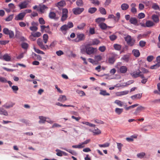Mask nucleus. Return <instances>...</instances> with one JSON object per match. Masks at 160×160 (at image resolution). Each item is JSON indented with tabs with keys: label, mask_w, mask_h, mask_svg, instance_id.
Instances as JSON below:
<instances>
[{
	"label": "nucleus",
	"mask_w": 160,
	"mask_h": 160,
	"mask_svg": "<svg viewBox=\"0 0 160 160\" xmlns=\"http://www.w3.org/2000/svg\"><path fill=\"white\" fill-rule=\"evenodd\" d=\"M73 26V25L72 22H68L67 24H64L60 28V30L64 34H65L66 32L64 33L65 32H66L69 28H72Z\"/></svg>",
	"instance_id": "1"
},
{
	"label": "nucleus",
	"mask_w": 160,
	"mask_h": 160,
	"mask_svg": "<svg viewBox=\"0 0 160 160\" xmlns=\"http://www.w3.org/2000/svg\"><path fill=\"white\" fill-rule=\"evenodd\" d=\"M89 45H86L85 47V49L87 54L90 55L94 53L97 51L96 48L89 47Z\"/></svg>",
	"instance_id": "2"
},
{
	"label": "nucleus",
	"mask_w": 160,
	"mask_h": 160,
	"mask_svg": "<svg viewBox=\"0 0 160 160\" xmlns=\"http://www.w3.org/2000/svg\"><path fill=\"white\" fill-rule=\"evenodd\" d=\"M37 43L40 48L44 50L49 49V46L47 45H43V42L41 38H39L37 39Z\"/></svg>",
	"instance_id": "3"
},
{
	"label": "nucleus",
	"mask_w": 160,
	"mask_h": 160,
	"mask_svg": "<svg viewBox=\"0 0 160 160\" xmlns=\"http://www.w3.org/2000/svg\"><path fill=\"white\" fill-rule=\"evenodd\" d=\"M124 39L127 44L131 46L133 45L135 42V40L134 38H132L129 35H128L124 38Z\"/></svg>",
	"instance_id": "4"
},
{
	"label": "nucleus",
	"mask_w": 160,
	"mask_h": 160,
	"mask_svg": "<svg viewBox=\"0 0 160 160\" xmlns=\"http://www.w3.org/2000/svg\"><path fill=\"white\" fill-rule=\"evenodd\" d=\"M76 38L73 41L76 42H79L80 41L84 40L85 38V35L83 33H77L76 34Z\"/></svg>",
	"instance_id": "5"
},
{
	"label": "nucleus",
	"mask_w": 160,
	"mask_h": 160,
	"mask_svg": "<svg viewBox=\"0 0 160 160\" xmlns=\"http://www.w3.org/2000/svg\"><path fill=\"white\" fill-rule=\"evenodd\" d=\"M62 15L61 20L62 21H65L68 17V11L67 8L62 9Z\"/></svg>",
	"instance_id": "6"
},
{
	"label": "nucleus",
	"mask_w": 160,
	"mask_h": 160,
	"mask_svg": "<svg viewBox=\"0 0 160 160\" xmlns=\"http://www.w3.org/2000/svg\"><path fill=\"white\" fill-rule=\"evenodd\" d=\"M3 32L5 34L9 35L10 38H12L14 36V33L13 31L9 30L8 28H5L3 29Z\"/></svg>",
	"instance_id": "7"
},
{
	"label": "nucleus",
	"mask_w": 160,
	"mask_h": 160,
	"mask_svg": "<svg viewBox=\"0 0 160 160\" xmlns=\"http://www.w3.org/2000/svg\"><path fill=\"white\" fill-rule=\"evenodd\" d=\"M48 9V8L45 5H39L38 6L37 11L40 12L41 13H43L45 12V10Z\"/></svg>",
	"instance_id": "8"
},
{
	"label": "nucleus",
	"mask_w": 160,
	"mask_h": 160,
	"mask_svg": "<svg viewBox=\"0 0 160 160\" xmlns=\"http://www.w3.org/2000/svg\"><path fill=\"white\" fill-rule=\"evenodd\" d=\"M26 14L25 12H21L16 16L14 19L16 21L22 20Z\"/></svg>",
	"instance_id": "9"
},
{
	"label": "nucleus",
	"mask_w": 160,
	"mask_h": 160,
	"mask_svg": "<svg viewBox=\"0 0 160 160\" xmlns=\"http://www.w3.org/2000/svg\"><path fill=\"white\" fill-rule=\"evenodd\" d=\"M84 10L83 8H76L73 9V13L75 15L79 14L81 13Z\"/></svg>",
	"instance_id": "10"
},
{
	"label": "nucleus",
	"mask_w": 160,
	"mask_h": 160,
	"mask_svg": "<svg viewBox=\"0 0 160 160\" xmlns=\"http://www.w3.org/2000/svg\"><path fill=\"white\" fill-rule=\"evenodd\" d=\"M141 73V71L139 70H138L137 71L134 72L130 74L134 78H137L139 77L140 73Z\"/></svg>",
	"instance_id": "11"
},
{
	"label": "nucleus",
	"mask_w": 160,
	"mask_h": 160,
	"mask_svg": "<svg viewBox=\"0 0 160 160\" xmlns=\"http://www.w3.org/2000/svg\"><path fill=\"white\" fill-rule=\"evenodd\" d=\"M129 22L131 24L135 25L138 26L139 25L138 23L137 20L135 18L132 17L129 20Z\"/></svg>",
	"instance_id": "12"
},
{
	"label": "nucleus",
	"mask_w": 160,
	"mask_h": 160,
	"mask_svg": "<svg viewBox=\"0 0 160 160\" xmlns=\"http://www.w3.org/2000/svg\"><path fill=\"white\" fill-rule=\"evenodd\" d=\"M146 109V108L143 106H140L138 107L136 109L135 111L134 112V114L137 115L138 113L140 111Z\"/></svg>",
	"instance_id": "13"
},
{
	"label": "nucleus",
	"mask_w": 160,
	"mask_h": 160,
	"mask_svg": "<svg viewBox=\"0 0 160 160\" xmlns=\"http://www.w3.org/2000/svg\"><path fill=\"white\" fill-rule=\"evenodd\" d=\"M28 3L26 1H24L21 2L18 5L20 9L27 8Z\"/></svg>",
	"instance_id": "14"
},
{
	"label": "nucleus",
	"mask_w": 160,
	"mask_h": 160,
	"mask_svg": "<svg viewBox=\"0 0 160 160\" xmlns=\"http://www.w3.org/2000/svg\"><path fill=\"white\" fill-rule=\"evenodd\" d=\"M130 6L131 7V12L133 13H136L137 12V9L135 8V7L136 6V4L135 3H132L131 4Z\"/></svg>",
	"instance_id": "15"
},
{
	"label": "nucleus",
	"mask_w": 160,
	"mask_h": 160,
	"mask_svg": "<svg viewBox=\"0 0 160 160\" xmlns=\"http://www.w3.org/2000/svg\"><path fill=\"white\" fill-rule=\"evenodd\" d=\"M142 96V93H138L132 96L131 98L132 99L134 100L140 99Z\"/></svg>",
	"instance_id": "16"
},
{
	"label": "nucleus",
	"mask_w": 160,
	"mask_h": 160,
	"mask_svg": "<svg viewBox=\"0 0 160 160\" xmlns=\"http://www.w3.org/2000/svg\"><path fill=\"white\" fill-rule=\"evenodd\" d=\"M67 100L66 96L64 95H60L58 99V101L62 102H63Z\"/></svg>",
	"instance_id": "17"
},
{
	"label": "nucleus",
	"mask_w": 160,
	"mask_h": 160,
	"mask_svg": "<svg viewBox=\"0 0 160 160\" xmlns=\"http://www.w3.org/2000/svg\"><path fill=\"white\" fill-rule=\"evenodd\" d=\"M49 17L51 19H56L58 18L56 17V13L53 12H50L49 14Z\"/></svg>",
	"instance_id": "18"
},
{
	"label": "nucleus",
	"mask_w": 160,
	"mask_h": 160,
	"mask_svg": "<svg viewBox=\"0 0 160 160\" xmlns=\"http://www.w3.org/2000/svg\"><path fill=\"white\" fill-rule=\"evenodd\" d=\"M152 19L153 22L155 23H158L159 22V17L156 15L153 14L152 16Z\"/></svg>",
	"instance_id": "19"
},
{
	"label": "nucleus",
	"mask_w": 160,
	"mask_h": 160,
	"mask_svg": "<svg viewBox=\"0 0 160 160\" xmlns=\"http://www.w3.org/2000/svg\"><path fill=\"white\" fill-rule=\"evenodd\" d=\"M15 103L11 102L9 103H6L3 106V107L6 108L8 109L12 107L14 105Z\"/></svg>",
	"instance_id": "20"
},
{
	"label": "nucleus",
	"mask_w": 160,
	"mask_h": 160,
	"mask_svg": "<svg viewBox=\"0 0 160 160\" xmlns=\"http://www.w3.org/2000/svg\"><path fill=\"white\" fill-rule=\"evenodd\" d=\"M99 26L102 30H105L108 27H110L108 26L106 24L103 22L100 23L99 25Z\"/></svg>",
	"instance_id": "21"
},
{
	"label": "nucleus",
	"mask_w": 160,
	"mask_h": 160,
	"mask_svg": "<svg viewBox=\"0 0 160 160\" xmlns=\"http://www.w3.org/2000/svg\"><path fill=\"white\" fill-rule=\"evenodd\" d=\"M66 5V2L64 0H62L57 3V6L59 8V7H63Z\"/></svg>",
	"instance_id": "22"
},
{
	"label": "nucleus",
	"mask_w": 160,
	"mask_h": 160,
	"mask_svg": "<svg viewBox=\"0 0 160 160\" xmlns=\"http://www.w3.org/2000/svg\"><path fill=\"white\" fill-rule=\"evenodd\" d=\"M2 58L4 60L7 62L10 61L11 59V57L8 54H4Z\"/></svg>",
	"instance_id": "23"
},
{
	"label": "nucleus",
	"mask_w": 160,
	"mask_h": 160,
	"mask_svg": "<svg viewBox=\"0 0 160 160\" xmlns=\"http://www.w3.org/2000/svg\"><path fill=\"white\" fill-rule=\"evenodd\" d=\"M127 70V68L125 66H122L119 68L120 72L122 73H125Z\"/></svg>",
	"instance_id": "24"
},
{
	"label": "nucleus",
	"mask_w": 160,
	"mask_h": 160,
	"mask_svg": "<svg viewBox=\"0 0 160 160\" xmlns=\"http://www.w3.org/2000/svg\"><path fill=\"white\" fill-rule=\"evenodd\" d=\"M154 25V22L150 20L147 21L146 22V26L148 27H151Z\"/></svg>",
	"instance_id": "25"
},
{
	"label": "nucleus",
	"mask_w": 160,
	"mask_h": 160,
	"mask_svg": "<svg viewBox=\"0 0 160 160\" xmlns=\"http://www.w3.org/2000/svg\"><path fill=\"white\" fill-rule=\"evenodd\" d=\"M0 114H3L6 116L8 115V113L7 111L2 108H0Z\"/></svg>",
	"instance_id": "26"
},
{
	"label": "nucleus",
	"mask_w": 160,
	"mask_h": 160,
	"mask_svg": "<svg viewBox=\"0 0 160 160\" xmlns=\"http://www.w3.org/2000/svg\"><path fill=\"white\" fill-rule=\"evenodd\" d=\"M121 9L123 10H126L128 8L129 6L128 4L124 3L121 5Z\"/></svg>",
	"instance_id": "27"
},
{
	"label": "nucleus",
	"mask_w": 160,
	"mask_h": 160,
	"mask_svg": "<svg viewBox=\"0 0 160 160\" xmlns=\"http://www.w3.org/2000/svg\"><path fill=\"white\" fill-rule=\"evenodd\" d=\"M39 118L40 120L39 121V123H44L46 121L47 118L46 117H44L42 116H39Z\"/></svg>",
	"instance_id": "28"
},
{
	"label": "nucleus",
	"mask_w": 160,
	"mask_h": 160,
	"mask_svg": "<svg viewBox=\"0 0 160 160\" xmlns=\"http://www.w3.org/2000/svg\"><path fill=\"white\" fill-rule=\"evenodd\" d=\"M132 53L133 55L136 57H138L140 55L139 51L137 49H134L132 50Z\"/></svg>",
	"instance_id": "29"
},
{
	"label": "nucleus",
	"mask_w": 160,
	"mask_h": 160,
	"mask_svg": "<svg viewBox=\"0 0 160 160\" xmlns=\"http://www.w3.org/2000/svg\"><path fill=\"white\" fill-rule=\"evenodd\" d=\"M100 43V41L99 40L97 39H93L92 40V43L91 44L92 45H98Z\"/></svg>",
	"instance_id": "30"
},
{
	"label": "nucleus",
	"mask_w": 160,
	"mask_h": 160,
	"mask_svg": "<svg viewBox=\"0 0 160 160\" xmlns=\"http://www.w3.org/2000/svg\"><path fill=\"white\" fill-rule=\"evenodd\" d=\"M113 47L115 50L118 51H119L121 49L122 46L120 44H115L113 45Z\"/></svg>",
	"instance_id": "31"
},
{
	"label": "nucleus",
	"mask_w": 160,
	"mask_h": 160,
	"mask_svg": "<svg viewBox=\"0 0 160 160\" xmlns=\"http://www.w3.org/2000/svg\"><path fill=\"white\" fill-rule=\"evenodd\" d=\"M42 38L44 43L45 44L46 43L48 38V34H43L42 36Z\"/></svg>",
	"instance_id": "32"
},
{
	"label": "nucleus",
	"mask_w": 160,
	"mask_h": 160,
	"mask_svg": "<svg viewBox=\"0 0 160 160\" xmlns=\"http://www.w3.org/2000/svg\"><path fill=\"white\" fill-rule=\"evenodd\" d=\"M99 94H100L104 96L110 95V94L109 93L107 92L106 90H100Z\"/></svg>",
	"instance_id": "33"
},
{
	"label": "nucleus",
	"mask_w": 160,
	"mask_h": 160,
	"mask_svg": "<svg viewBox=\"0 0 160 160\" xmlns=\"http://www.w3.org/2000/svg\"><path fill=\"white\" fill-rule=\"evenodd\" d=\"M152 8L155 10H159L160 9L159 6L156 3H154L153 4Z\"/></svg>",
	"instance_id": "34"
},
{
	"label": "nucleus",
	"mask_w": 160,
	"mask_h": 160,
	"mask_svg": "<svg viewBox=\"0 0 160 160\" xmlns=\"http://www.w3.org/2000/svg\"><path fill=\"white\" fill-rule=\"evenodd\" d=\"M105 18H99L96 19V22L98 23H100L101 22H104L105 21Z\"/></svg>",
	"instance_id": "35"
},
{
	"label": "nucleus",
	"mask_w": 160,
	"mask_h": 160,
	"mask_svg": "<svg viewBox=\"0 0 160 160\" xmlns=\"http://www.w3.org/2000/svg\"><path fill=\"white\" fill-rule=\"evenodd\" d=\"M123 111V109L116 108L115 109V112L118 115L120 114Z\"/></svg>",
	"instance_id": "36"
},
{
	"label": "nucleus",
	"mask_w": 160,
	"mask_h": 160,
	"mask_svg": "<svg viewBox=\"0 0 160 160\" xmlns=\"http://www.w3.org/2000/svg\"><path fill=\"white\" fill-rule=\"evenodd\" d=\"M160 66V62H158L156 64L154 65L153 66H151L150 68L151 69H156L158 68Z\"/></svg>",
	"instance_id": "37"
},
{
	"label": "nucleus",
	"mask_w": 160,
	"mask_h": 160,
	"mask_svg": "<svg viewBox=\"0 0 160 160\" xmlns=\"http://www.w3.org/2000/svg\"><path fill=\"white\" fill-rule=\"evenodd\" d=\"M76 3L78 6L82 7L83 5V2L82 0H77Z\"/></svg>",
	"instance_id": "38"
},
{
	"label": "nucleus",
	"mask_w": 160,
	"mask_h": 160,
	"mask_svg": "<svg viewBox=\"0 0 160 160\" xmlns=\"http://www.w3.org/2000/svg\"><path fill=\"white\" fill-rule=\"evenodd\" d=\"M97 10L95 8H90L88 9V12L90 13H93L95 12Z\"/></svg>",
	"instance_id": "39"
},
{
	"label": "nucleus",
	"mask_w": 160,
	"mask_h": 160,
	"mask_svg": "<svg viewBox=\"0 0 160 160\" xmlns=\"http://www.w3.org/2000/svg\"><path fill=\"white\" fill-rule=\"evenodd\" d=\"M31 34L32 35V36L35 38L39 37L41 35V33L39 32H37L35 33L32 32Z\"/></svg>",
	"instance_id": "40"
},
{
	"label": "nucleus",
	"mask_w": 160,
	"mask_h": 160,
	"mask_svg": "<svg viewBox=\"0 0 160 160\" xmlns=\"http://www.w3.org/2000/svg\"><path fill=\"white\" fill-rule=\"evenodd\" d=\"M92 132L96 134H99L101 133L100 130L97 128H95Z\"/></svg>",
	"instance_id": "41"
},
{
	"label": "nucleus",
	"mask_w": 160,
	"mask_h": 160,
	"mask_svg": "<svg viewBox=\"0 0 160 160\" xmlns=\"http://www.w3.org/2000/svg\"><path fill=\"white\" fill-rule=\"evenodd\" d=\"M62 149L68 152L73 155H74L76 153V152L74 151L71 149H68L66 148H62Z\"/></svg>",
	"instance_id": "42"
},
{
	"label": "nucleus",
	"mask_w": 160,
	"mask_h": 160,
	"mask_svg": "<svg viewBox=\"0 0 160 160\" xmlns=\"http://www.w3.org/2000/svg\"><path fill=\"white\" fill-rule=\"evenodd\" d=\"M22 48L25 49H27L28 47V44L25 42H23L21 45Z\"/></svg>",
	"instance_id": "43"
},
{
	"label": "nucleus",
	"mask_w": 160,
	"mask_h": 160,
	"mask_svg": "<svg viewBox=\"0 0 160 160\" xmlns=\"http://www.w3.org/2000/svg\"><path fill=\"white\" fill-rule=\"evenodd\" d=\"M110 39L112 41H113L116 40L117 37V36L114 34H112L111 35H110L109 36Z\"/></svg>",
	"instance_id": "44"
},
{
	"label": "nucleus",
	"mask_w": 160,
	"mask_h": 160,
	"mask_svg": "<svg viewBox=\"0 0 160 160\" xmlns=\"http://www.w3.org/2000/svg\"><path fill=\"white\" fill-rule=\"evenodd\" d=\"M129 56L128 55H125L123 56L122 58V59L126 62H128L129 60Z\"/></svg>",
	"instance_id": "45"
},
{
	"label": "nucleus",
	"mask_w": 160,
	"mask_h": 160,
	"mask_svg": "<svg viewBox=\"0 0 160 160\" xmlns=\"http://www.w3.org/2000/svg\"><path fill=\"white\" fill-rule=\"evenodd\" d=\"M114 103L118 105V106L120 107H122L123 105L122 102L121 101L118 100H116L114 102Z\"/></svg>",
	"instance_id": "46"
},
{
	"label": "nucleus",
	"mask_w": 160,
	"mask_h": 160,
	"mask_svg": "<svg viewBox=\"0 0 160 160\" xmlns=\"http://www.w3.org/2000/svg\"><path fill=\"white\" fill-rule=\"evenodd\" d=\"M14 15L13 14L10 15L5 19V21L7 22L11 21L13 18Z\"/></svg>",
	"instance_id": "47"
},
{
	"label": "nucleus",
	"mask_w": 160,
	"mask_h": 160,
	"mask_svg": "<svg viewBox=\"0 0 160 160\" xmlns=\"http://www.w3.org/2000/svg\"><path fill=\"white\" fill-rule=\"evenodd\" d=\"M86 26V24L84 23H83L78 26L77 28L79 29H82Z\"/></svg>",
	"instance_id": "48"
},
{
	"label": "nucleus",
	"mask_w": 160,
	"mask_h": 160,
	"mask_svg": "<svg viewBox=\"0 0 160 160\" xmlns=\"http://www.w3.org/2000/svg\"><path fill=\"white\" fill-rule=\"evenodd\" d=\"M99 11L100 12V13L103 15H105L106 14V11L105 8H103L101 7L99 8Z\"/></svg>",
	"instance_id": "49"
},
{
	"label": "nucleus",
	"mask_w": 160,
	"mask_h": 160,
	"mask_svg": "<svg viewBox=\"0 0 160 160\" xmlns=\"http://www.w3.org/2000/svg\"><path fill=\"white\" fill-rule=\"evenodd\" d=\"M145 154L144 152H142L140 153H138L137 154V156L138 158H142L145 155Z\"/></svg>",
	"instance_id": "50"
},
{
	"label": "nucleus",
	"mask_w": 160,
	"mask_h": 160,
	"mask_svg": "<svg viewBox=\"0 0 160 160\" xmlns=\"http://www.w3.org/2000/svg\"><path fill=\"white\" fill-rule=\"evenodd\" d=\"M115 61V58L114 57L110 58L108 60L109 63L111 64H113Z\"/></svg>",
	"instance_id": "51"
},
{
	"label": "nucleus",
	"mask_w": 160,
	"mask_h": 160,
	"mask_svg": "<svg viewBox=\"0 0 160 160\" xmlns=\"http://www.w3.org/2000/svg\"><path fill=\"white\" fill-rule=\"evenodd\" d=\"M110 145L109 143L107 142L102 144H99V146L100 148H105L108 147Z\"/></svg>",
	"instance_id": "52"
},
{
	"label": "nucleus",
	"mask_w": 160,
	"mask_h": 160,
	"mask_svg": "<svg viewBox=\"0 0 160 160\" xmlns=\"http://www.w3.org/2000/svg\"><path fill=\"white\" fill-rule=\"evenodd\" d=\"M12 88L13 90V91L15 93H17V91L18 90V88L17 86H13L12 87Z\"/></svg>",
	"instance_id": "53"
},
{
	"label": "nucleus",
	"mask_w": 160,
	"mask_h": 160,
	"mask_svg": "<svg viewBox=\"0 0 160 160\" xmlns=\"http://www.w3.org/2000/svg\"><path fill=\"white\" fill-rule=\"evenodd\" d=\"M56 152H57L56 155L59 156L61 157L62 156V151L61 150L57 149L56 150Z\"/></svg>",
	"instance_id": "54"
},
{
	"label": "nucleus",
	"mask_w": 160,
	"mask_h": 160,
	"mask_svg": "<svg viewBox=\"0 0 160 160\" xmlns=\"http://www.w3.org/2000/svg\"><path fill=\"white\" fill-rule=\"evenodd\" d=\"M117 148H118L119 151V152L121 151V148L123 146V145L121 143H117Z\"/></svg>",
	"instance_id": "55"
},
{
	"label": "nucleus",
	"mask_w": 160,
	"mask_h": 160,
	"mask_svg": "<svg viewBox=\"0 0 160 160\" xmlns=\"http://www.w3.org/2000/svg\"><path fill=\"white\" fill-rule=\"evenodd\" d=\"M8 7L11 10H13L15 8V7L14 5L12 3H9L8 5Z\"/></svg>",
	"instance_id": "56"
},
{
	"label": "nucleus",
	"mask_w": 160,
	"mask_h": 160,
	"mask_svg": "<svg viewBox=\"0 0 160 160\" xmlns=\"http://www.w3.org/2000/svg\"><path fill=\"white\" fill-rule=\"evenodd\" d=\"M38 21L39 23L41 24H44L45 22L44 19L42 18H39Z\"/></svg>",
	"instance_id": "57"
},
{
	"label": "nucleus",
	"mask_w": 160,
	"mask_h": 160,
	"mask_svg": "<svg viewBox=\"0 0 160 160\" xmlns=\"http://www.w3.org/2000/svg\"><path fill=\"white\" fill-rule=\"evenodd\" d=\"M106 49V48L105 46H100L98 48V50L102 52H104Z\"/></svg>",
	"instance_id": "58"
},
{
	"label": "nucleus",
	"mask_w": 160,
	"mask_h": 160,
	"mask_svg": "<svg viewBox=\"0 0 160 160\" xmlns=\"http://www.w3.org/2000/svg\"><path fill=\"white\" fill-rule=\"evenodd\" d=\"M146 42L143 41H140L139 42L140 46L141 47H143L145 46Z\"/></svg>",
	"instance_id": "59"
},
{
	"label": "nucleus",
	"mask_w": 160,
	"mask_h": 160,
	"mask_svg": "<svg viewBox=\"0 0 160 160\" xmlns=\"http://www.w3.org/2000/svg\"><path fill=\"white\" fill-rule=\"evenodd\" d=\"M154 57L152 55L148 56L147 58V60L148 62H150L153 59Z\"/></svg>",
	"instance_id": "60"
},
{
	"label": "nucleus",
	"mask_w": 160,
	"mask_h": 160,
	"mask_svg": "<svg viewBox=\"0 0 160 160\" xmlns=\"http://www.w3.org/2000/svg\"><path fill=\"white\" fill-rule=\"evenodd\" d=\"M141 73H147L149 72L148 70L144 68H142L141 69Z\"/></svg>",
	"instance_id": "61"
},
{
	"label": "nucleus",
	"mask_w": 160,
	"mask_h": 160,
	"mask_svg": "<svg viewBox=\"0 0 160 160\" xmlns=\"http://www.w3.org/2000/svg\"><path fill=\"white\" fill-rule=\"evenodd\" d=\"M76 92L77 93L80 94V95L81 96H84L85 95V94L84 93V92L82 91L77 90L76 91Z\"/></svg>",
	"instance_id": "62"
},
{
	"label": "nucleus",
	"mask_w": 160,
	"mask_h": 160,
	"mask_svg": "<svg viewBox=\"0 0 160 160\" xmlns=\"http://www.w3.org/2000/svg\"><path fill=\"white\" fill-rule=\"evenodd\" d=\"M32 31H36L38 30V28L36 26H32L29 28Z\"/></svg>",
	"instance_id": "63"
},
{
	"label": "nucleus",
	"mask_w": 160,
	"mask_h": 160,
	"mask_svg": "<svg viewBox=\"0 0 160 160\" xmlns=\"http://www.w3.org/2000/svg\"><path fill=\"white\" fill-rule=\"evenodd\" d=\"M7 82V80L5 78L0 77V82L3 83H6Z\"/></svg>",
	"instance_id": "64"
}]
</instances>
